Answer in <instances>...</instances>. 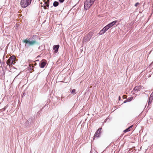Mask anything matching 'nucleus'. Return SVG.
<instances>
[{
    "label": "nucleus",
    "mask_w": 153,
    "mask_h": 153,
    "mask_svg": "<svg viewBox=\"0 0 153 153\" xmlns=\"http://www.w3.org/2000/svg\"><path fill=\"white\" fill-rule=\"evenodd\" d=\"M59 47V45H54L53 46V49L54 50V53H56L58 52Z\"/></svg>",
    "instance_id": "1a4fd4ad"
},
{
    "label": "nucleus",
    "mask_w": 153,
    "mask_h": 153,
    "mask_svg": "<svg viewBox=\"0 0 153 153\" xmlns=\"http://www.w3.org/2000/svg\"><path fill=\"white\" fill-rule=\"evenodd\" d=\"M141 89V87L140 86H135L133 89L136 93L140 91Z\"/></svg>",
    "instance_id": "f8f14e48"
},
{
    "label": "nucleus",
    "mask_w": 153,
    "mask_h": 153,
    "mask_svg": "<svg viewBox=\"0 0 153 153\" xmlns=\"http://www.w3.org/2000/svg\"><path fill=\"white\" fill-rule=\"evenodd\" d=\"M46 64V63L45 62L42 61L40 62L39 63V66L41 68H44Z\"/></svg>",
    "instance_id": "9d476101"
},
{
    "label": "nucleus",
    "mask_w": 153,
    "mask_h": 153,
    "mask_svg": "<svg viewBox=\"0 0 153 153\" xmlns=\"http://www.w3.org/2000/svg\"><path fill=\"white\" fill-rule=\"evenodd\" d=\"M24 94H25V93H24H24H23V94H22V97H23L24 96V95H25Z\"/></svg>",
    "instance_id": "393cba45"
},
{
    "label": "nucleus",
    "mask_w": 153,
    "mask_h": 153,
    "mask_svg": "<svg viewBox=\"0 0 153 153\" xmlns=\"http://www.w3.org/2000/svg\"><path fill=\"white\" fill-rule=\"evenodd\" d=\"M120 99H121V98L119 96V100H120Z\"/></svg>",
    "instance_id": "a878e982"
},
{
    "label": "nucleus",
    "mask_w": 153,
    "mask_h": 153,
    "mask_svg": "<svg viewBox=\"0 0 153 153\" xmlns=\"http://www.w3.org/2000/svg\"><path fill=\"white\" fill-rule=\"evenodd\" d=\"M95 0H86L84 4L85 9L88 10L93 4Z\"/></svg>",
    "instance_id": "f03ea898"
},
{
    "label": "nucleus",
    "mask_w": 153,
    "mask_h": 153,
    "mask_svg": "<svg viewBox=\"0 0 153 153\" xmlns=\"http://www.w3.org/2000/svg\"><path fill=\"white\" fill-rule=\"evenodd\" d=\"M30 122L28 120H27L25 122V124L26 126H28L30 125Z\"/></svg>",
    "instance_id": "2eb2a0df"
},
{
    "label": "nucleus",
    "mask_w": 153,
    "mask_h": 153,
    "mask_svg": "<svg viewBox=\"0 0 153 153\" xmlns=\"http://www.w3.org/2000/svg\"><path fill=\"white\" fill-rule=\"evenodd\" d=\"M31 0V1H32V0Z\"/></svg>",
    "instance_id": "cd10ccee"
},
{
    "label": "nucleus",
    "mask_w": 153,
    "mask_h": 153,
    "mask_svg": "<svg viewBox=\"0 0 153 153\" xmlns=\"http://www.w3.org/2000/svg\"><path fill=\"white\" fill-rule=\"evenodd\" d=\"M102 129V128H99L95 132L94 136V138H95L96 137H99L100 134L101 133V131Z\"/></svg>",
    "instance_id": "0eeeda50"
},
{
    "label": "nucleus",
    "mask_w": 153,
    "mask_h": 153,
    "mask_svg": "<svg viewBox=\"0 0 153 153\" xmlns=\"http://www.w3.org/2000/svg\"><path fill=\"white\" fill-rule=\"evenodd\" d=\"M59 1L60 2L62 3L64 1V0H59Z\"/></svg>",
    "instance_id": "4be33fe9"
},
{
    "label": "nucleus",
    "mask_w": 153,
    "mask_h": 153,
    "mask_svg": "<svg viewBox=\"0 0 153 153\" xmlns=\"http://www.w3.org/2000/svg\"><path fill=\"white\" fill-rule=\"evenodd\" d=\"M15 59L16 57L14 56H10L7 61V64L9 66L13 64L15 65L16 63Z\"/></svg>",
    "instance_id": "7ed1b4c3"
},
{
    "label": "nucleus",
    "mask_w": 153,
    "mask_h": 153,
    "mask_svg": "<svg viewBox=\"0 0 153 153\" xmlns=\"http://www.w3.org/2000/svg\"><path fill=\"white\" fill-rule=\"evenodd\" d=\"M31 2L30 0H21L20 4L22 7L25 8L30 5Z\"/></svg>",
    "instance_id": "20e7f679"
},
{
    "label": "nucleus",
    "mask_w": 153,
    "mask_h": 153,
    "mask_svg": "<svg viewBox=\"0 0 153 153\" xmlns=\"http://www.w3.org/2000/svg\"><path fill=\"white\" fill-rule=\"evenodd\" d=\"M153 99H151L150 98V97H149L148 102V105H149L152 102V100H153Z\"/></svg>",
    "instance_id": "dca6fc26"
},
{
    "label": "nucleus",
    "mask_w": 153,
    "mask_h": 153,
    "mask_svg": "<svg viewBox=\"0 0 153 153\" xmlns=\"http://www.w3.org/2000/svg\"><path fill=\"white\" fill-rule=\"evenodd\" d=\"M150 98L151 99H153V92L151 93L150 96Z\"/></svg>",
    "instance_id": "6ab92c4d"
},
{
    "label": "nucleus",
    "mask_w": 153,
    "mask_h": 153,
    "mask_svg": "<svg viewBox=\"0 0 153 153\" xmlns=\"http://www.w3.org/2000/svg\"><path fill=\"white\" fill-rule=\"evenodd\" d=\"M37 37V35H34L30 37L28 39H27L23 40L22 41L23 42L25 43V47H27L34 45L39 44V43L36 41V39Z\"/></svg>",
    "instance_id": "f257e3e1"
},
{
    "label": "nucleus",
    "mask_w": 153,
    "mask_h": 153,
    "mask_svg": "<svg viewBox=\"0 0 153 153\" xmlns=\"http://www.w3.org/2000/svg\"><path fill=\"white\" fill-rule=\"evenodd\" d=\"M140 4L138 2L136 3L134 5V6L135 7L137 6Z\"/></svg>",
    "instance_id": "412c9836"
},
{
    "label": "nucleus",
    "mask_w": 153,
    "mask_h": 153,
    "mask_svg": "<svg viewBox=\"0 0 153 153\" xmlns=\"http://www.w3.org/2000/svg\"><path fill=\"white\" fill-rule=\"evenodd\" d=\"M130 131V129H129V128H128L126 129L124 131V132L125 133L129 131Z\"/></svg>",
    "instance_id": "a211bd4d"
},
{
    "label": "nucleus",
    "mask_w": 153,
    "mask_h": 153,
    "mask_svg": "<svg viewBox=\"0 0 153 153\" xmlns=\"http://www.w3.org/2000/svg\"><path fill=\"white\" fill-rule=\"evenodd\" d=\"M127 102H128V101L127 100V99L125 100L124 102H123V103H126Z\"/></svg>",
    "instance_id": "5701e85b"
},
{
    "label": "nucleus",
    "mask_w": 153,
    "mask_h": 153,
    "mask_svg": "<svg viewBox=\"0 0 153 153\" xmlns=\"http://www.w3.org/2000/svg\"><path fill=\"white\" fill-rule=\"evenodd\" d=\"M49 4V0H48L44 2L43 4L44 8L45 9H47V7H48Z\"/></svg>",
    "instance_id": "9b49d317"
},
{
    "label": "nucleus",
    "mask_w": 153,
    "mask_h": 153,
    "mask_svg": "<svg viewBox=\"0 0 153 153\" xmlns=\"http://www.w3.org/2000/svg\"><path fill=\"white\" fill-rule=\"evenodd\" d=\"M133 125H131L128 127V128H129V129H130V128H131L133 127Z\"/></svg>",
    "instance_id": "b1692460"
},
{
    "label": "nucleus",
    "mask_w": 153,
    "mask_h": 153,
    "mask_svg": "<svg viewBox=\"0 0 153 153\" xmlns=\"http://www.w3.org/2000/svg\"><path fill=\"white\" fill-rule=\"evenodd\" d=\"M59 5V2L58 1H55L53 3V6L56 7L58 6Z\"/></svg>",
    "instance_id": "ddd939ff"
},
{
    "label": "nucleus",
    "mask_w": 153,
    "mask_h": 153,
    "mask_svg": "<svg viewBox=\"0 0 153 153\" xmlns=\"http://www.w3.org/2000/svg\"><path fill=\"white\" fill-rule=\"evenodd\" d=\"M108 29H109L106 25L100 31L99 33V35H101L103 34L106 31H107Z\"/></svg>",
    "instance_id": "423d86ee"
},
{
    "label": "nucleus",
    "mask_w": 153,
    "mask_h": 153,
    "mask_svg": "<svg viewBox=\"0 0 153 153\" xmlns=\"http://www.w3.org/2000/svg\"><path fill=\"white\" fill-rule=\"evenodd\" d=\"M92 35V33L91 32L86 35L83 39V42H85L89 41Z\"/></svg>",
    "instance_id": "39448f33"
},
{
    "label": "nucleus",
    "mask_w": 153,
    "mask_h": 153,
    "mask_svg": "<svg viewBox=\"0 0 153 153\" xmlns=\"http://www.w3.org/2000/svg\"><path fill=\"white\" fill-rule=\"evenodd\" d=\"M29 65L30 66V67L29 68V71L31 73L33 71V69L32 68L31 64H30Z\"/></svg>",
    "instance_id": "4468645a"
},
{
    "label": "nucleus",
    "mask_w": 153,
    "mask_h": 153,
    "mask_svg": "<svg viewBox=\"0 0 153 153\" xmlns=\"http://www.w3.org/2000/svg\"><path fill=\"white\" fill-rule=\"evenodd\" d=\"M133 99V97H129L128 98V99H127V100L128 102H130Z\"/></svg>",
    "instance_id": "f3484780"
},
{
    "label": "nucleus",
    "mask_w": 153,
    "mask_h": 153,
    "mask_svg": "<svg viewBox=\"0 0 153 153\" xmlns=\"http://www.w3.org/2000/svg\"><path fill=\"white\" fill-rule=\"evenodd\" d=\"M117 22V20L114 21L107 25L106 26L108 29H109L110 28L112 27Z\"/></svg>",
    "instance_id": "6e6552de"
},
{
    "label": "nucleus",
    "mask_w": 153,
    "mask_h": 153,
    "mask_svg": "<svg viewBox=\"0 0 153 153\" xmlns=\"http://www.w3.org/2000/svg\"><path fill=\"white\" fill-rule=\"evenodd\" d=\"M75 91L76 90L75 89H73L72 90L71 92L72 94L74 93L75 92Z\"/></svg>",
    "instance_id": "aec40b11"
},
{
    "label": "nucleus",
    "mask_w": 153,
    "mask_h": 153,
    "mask_svg": "<svg viewBox=\"0 0 153 153\" xmlns=\"http://www.w3.org/2000/svg\"><path fill=\"white\" fill-rule=\"evenodd\" d=\"M120 22V21H119L118 22Z\"/></svg>",
    "instance_id": "bb28decb"
}]
</instances>
